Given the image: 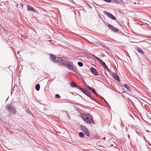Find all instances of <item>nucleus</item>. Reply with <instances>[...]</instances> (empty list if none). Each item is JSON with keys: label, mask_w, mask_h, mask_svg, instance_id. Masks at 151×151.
Wrapping results in <instances>:
<instances>
[{"label": "nucleus", "mask_w": 151, "mask_h": 151, "mask_svg": "<svg viewBox=\"0 0 151 151\" xmlns=\"http://www.w3.org/2000/svg\"><path fill=\"white\" fill-rule=\"evenodd\" d=\"M71 86L72 87H79L76 84L74 83L73 82H72L71 83Z\"/></svg>", "instance_id": "obj_14"}, {"label": "nucleus", "mask_w": 151, "mask_h": 151, "mask_svg": "<svg viewBox=\"0 0 151 151\" xmlns=\"http://www.w3.org/2000/svg\"><path fill=\"white\" fill-rule=\"evenodd\" d=\"M78 65L81 67H82L83 66V64L81 62H78Z\"/></svg>", "instance_id": "obj_20"}, {"label": "nucleus", "mask_w": 151, "mask_h": 151, "mask_svg": "<svg viewBox=\"0 0 151 151\" xmlns=\"http://www.w3.org/2000/svg\"><path fill=\"white\" fill-rule=\"evenodd\" d=\"M55 97L58 99H60V96L58 94H56L55 95Z\"/></svg>", "instance_id": "obj_21"}, {"label": "nucleus", "mask_w": 151, "mask_h": 151, "mask_svg": "<svg viewBox=\"0 0 151 151\" xmlns=\"http://www.w3.org/2000/svg\"><path fill=\"white\" fill-rule=\"evenodd\" d=\"M85 134L87 136H89L90 135L89 133H85Z\"/></svg>", "instance_id": "obj_23"}, {"label": "nucleus", "mask_w": 151, "mask_h": 151, "mask_svg": "<svg viewBox=\"0 0 151 151\" xmlns=\"http://www.w3.org/2000/svg\"><path fill=\"white\" fill-rule=\"evenodd\" d=\"M81 128L82 130L84 132H88L87 128L83 125L81 126Z\"/></svg>", "instance_id": "obj_9"}, {"label": "nucleus", "mask_w": 151, "mask_h": 151, "mask_svg": "<svg viewBox=\"0 0 151 151\" xmlns=\"http://www.w3.org/2000/svg\"><path fill=\"white\" fill-rule=\"evenodd\" d=\"M78 89L80 90V91H81L83 93H84V92H85V91L83 89H82V88H81V87H79V88H78Z\"/></svg>", "instance_id": "obj_19"}, {"label": "nucleus", "mask_w": 151, "mask_h": 151, "mask_svg": "<svg viewBox=\"0 0 151 151\" xmlns=\"http://www.w3.org/2000/svg\"><path fill=\"white\" fill-rule=\"evenodd\" d=\"M136 50L139 52L141 53L142 54H144V52L140 48L138 47H137L136 48Z\"/></svg>", "instance_id": "obj_12"}, {"label": "nucleus", "mask_w": 151, "mask_h": 151, "mask_svg": "<svg viewBox=\"0 0 151 151\" xmlns=\"http://www.w3.org/2000/svg\"><path fill=\"white\" fill-rule=\"evenodd\" d=\"M58 60L61 65L66 66L69 70H72L73 69V64L71 61H65L62 58H58Z\"/></svg>", "instance_id": "obj_1"}, {"label": "nucleus", "mask_w": 151, "mask_h": 151, "mask_svg": "<svg viewBox=\"0 0 151 151\" xmlns=\"http://www.w3.org/2000/svg\"><path fill=\"white\" fill-rule=\"evenodd\" d=\"M90 70L92 73L96 76L98 75V73L96 69L93 67H91L90 68Z\"/></svg>", "instance_id": "obj_7"}, {"label": "nucleus", "mask_w": 151, "mask_h": 151, "mask_svg": "<svg viewBox=\"0 0 151 151\" xmlns=\"http://www.w3.org/2000/svg\"><path fill=\"white\" fill-rule=\"evenodd\" d=\"M124 87L127 88L129 91H131L132 89L131 88L130 86H129L127 84H125L124 85Z\"/></svg>", "instance_id": "obj_13"}, {"label": "nucleus", "mask_w": 151, "mask_h": 151, "mask_svg": "<svg viewBox=\"0 0 151 151\" xmlns=\"http://www.w3.org/2000/svg\"><path fill=\"white\" fill-rule=\"evenodd\" d=\"M103 66V67L104 68V69H105V70H109V68H108V67H107V66L106 65V64H105V65H104V66Z\"/></svg>", "instance_id": "obj_18"}, {"label": "nucleus", "mask_w": 151, "mask_h": 151, "mask_svg": "<svg viewBox=\"0 0 151 151\" xmlns=\"http://www.w3.org/2000/svg\"><path fill=\"white\" fill-rule=\"evenodd\" d=\"M97 96H99V95H98V94L96 93V94H95Z\"/></svg>", "instance_id": "obj_24"}, {"label": "nucleus", "mask_w": 151, "mask_h": 151, "mask_svg": "<svg viewBox=\"0 0 151 151\" xmlns=\"http://www.w3.org/2000/svg\"><path fill=\"white\" fill-rule=\"evenodd\" d=\"M104 14L111 19L115 20H116V19L115 17L111 14H110L106 11L104 12Z\"/></svg>", "instance_id": "obj_4"}, {"label": "nucleus", "mask_w": 151, "mask_h": 151, "mask_svg": "<svg viewBox=\"0 0 151 151\" xmlns=\"http://www.w3.org/2000/svg\"><path fill=\"white\" fill-rule=\"evenodd\" d=\"M113 77L114 78L118 81H119L120 79H119V77L118 76V75L116 74H114L113 75Z\"/></svg>", "instance_id": "obj_11"}, {"label": "nucleus", "mask_w": 151, "mask_h": 151, "mask_svg": "<svg viewBox=\"0 0 151 151\" xmlns=\"http://www.w3.org/2000/svg\"><path fill=\"white\" fill-rule=\"evenodd\" d=\"M96 58L99 61L100 63H101V64H102V65H103V66H104L106 64L105 63L103 62L99 58H98L97 57H96Z\"/></svg>", "instance_id": "obj_10"}, {"label": "nucleus", "mask_w": 151, "mask_h": 151, "mask_svg": "<svg viewBox=\"0 0 151 151\" xmlns=\"http://www.w3.org/2000/svg\"><path fill=\"white\" fill-rule=\"evenodd\" d=\"M36 89L38 91L39 90L40 88V85L39 84H37L35 86V87Z\"/></svg>", "instance_id": "obj_16"}, {"label": "nucleus", "mask_w": 151, "mask_h": 151, "mask_svg": "<svg viewBox=\"0 0 151 151\" xmlns=\"http://www.w3.org/2000/svg\"><path fill=\"white\" fill-rule=\"evenodd\" d=\"M50 58L52 61L55 63L59 62L58 60H56V56L53 54H50Z\"/></svg>", "instance_id": "obj_6"}, {"label": "nucleus", "mask_w": 151, "mask_h": 151, "mask_svg": "<svg viewBox=\"0 0 151 151\" xmlns=\"http://www.w3.org/2000/svg\"><path fill=\"white\" fill-rule=\"evenodd\" d=\"M27 8L28 9V11H30L35 13L36 12V10L32 6H30L29 5H27Z\"/></svg>", "instance_id": "obj_8"}, {"label": "nucleus", "mask_w": 151, "mask_h": 151, "mask_svg": "<svg viewBox=\"0 0 151 151\" xmlns=\"http://www.w3.org/2000/svg\"><path fill=\"white\" fill-rule=\"evenodd\" d=\"M88 87L89 88V89L90 90H91L92 92H93L95 94H96V91H95L94 88H91L89 86H88Z\"/></svg>", "instance_id": "obj_15"}, {"label": "nucleus", "mask_w": 151, "mask_h": 151, "mask_svg": "<svg viewBox=\"0 0 151 151\" xmlns=\"http://www.w3.org/2000/svg\"><path fill=\"white\" fill-rule=\"evenodd\" d=\"M7 107L11 113L13 114L16 113V109L12 105L10 104L8 105Z\"/></svg>", "instance_id": "obj_3"}, {"label": "nucleus", "mask_w": 151, "mask_h": 151, "mask_svg": "<svg viewBox=\"0 0 151 151\" xmlns=\"http://www.w3.org/2000/svg\"><path fill=\"white\" fill-rule=\"evenodd\" d=\"M79 135L81 137H83L84 136V134L83 133H79Z\"/></svg>", "instance_id": "obj_17"}, {"label": "nucleus", "mask_w": 151, "mask_h": 151, "mask_svg": "<svg viewBox=\"0 0 151 151\" xmlns=\"http://www.w3.org/2000/svg\"><path fill=\"white\" fill-rule=\"evenodd\" d=\"M83 93H84L88 96H89V93H88L86 91H85V92H84Z\"/></svg>", "instance_id": "obj_22"}, {"label": "nucleus", "mask_w": 151, "mask_h": 151, "mask_svg": "<svg viewBox=\"0 0 151 151\" xmlns=\"http://www.w3.org/2000/svg\"><path fill=\"white\" fill-rule=\"evenodd\" d=\"M107 26L113 32H118L119 30L114 27L113 26L110 24H108Z\"/></svg>", "instance_id": "obj_5"}, {"label": "nucleus", "mask_w": 151, "mask_h": 151, "mask_svg": "<svg viewBox=\"0 0 151 151\" xmlns=\"http://www.w3.org/2000/svg\"><path fill=\"white\" fill-rule=\"evenodd\" d=\"M81 117L83 120L88 124H94V122L92 116L88 114H83Z\"/></svg>", "instance_id": "obj_2"}]
</instances>
